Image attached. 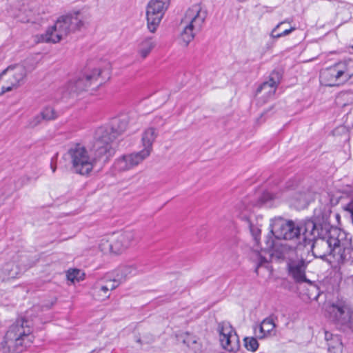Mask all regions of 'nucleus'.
<instances>
[{
	"mask_svg": "<svg viewBox=\"0 0 353 353\" xmlns=\"http://www.w3.org/2000/svg\"><path fill=\"white\" fill-rule=\"evenodd\" d=\"M292 246H288L286 244H276L272 239V237H270V239L266 242L265 249L272 252V254L278 253V257L283 256L288 250H290Z\"/></svg>",
	"mask_w": 353,
	"mask_h": 353,
	"instance_id": "24",
	"label": "nucleus"
},
{
	"mask_svg": "<svg viewBox=\"0 0 353 353\" xmlns=\"http://www.w3.org/2000/svg\"><path fill=\"white\" fill-rule=\"evenodd\" d=\"M137 341L138 343H141V344H142V343H144V341H143V340H141V339H137Z\"/></svg>",
	"mask_w": 353,
	"mask_h": 353,
	"instance_id": "41",
	"label": "nucleus"
},
{
	"mask_svg": "<svg viewBox=\"0 0 353 353\" xmlns=\"http://www.w3.org/2000/svg\"><path fill=\"white\" fill-rule=\"evenodd\" d=\"M154 340V338L152 336H151L150 339V341H145L146 343H149L150 341H152Z\"/></svg>",
	"mask_w": 353,
	"mask_h": 353,
	"instance_id": "42",
	"label": "nucleus"
},
{
	"mask_svg": "<svg viewBox=\"0 0 353 353\" xmlns=\"http://www.w3.org/2000/svg\"><path fill=\"white\" fill-rule=\"evenodd\" d=\"M99 248L104 254H113L111 236L108 239H102L99 244Z\"/></svg>",
	"mask_w": 353,
	"mask_h": 353,
	"instance_id": "27",
	"label": "nucleus"
},
{
	"mask_svg": "<svg viewBox=\"0 0 353 353\" xmlns=\"http://www.w3.org/2000/svg\"><path fill=\"white\" fill-rule=\"evenodd\" d=\"M286 23V21H282L279 23L272 30V36L274 38H279L281 37L286 36L291 33L292 31L295 30V28L291 27L288 29H285L281 33H276V30L283 25H284Z\"/></svg>",
	"mask_w": 353,
	"mask_h": 353,
	"instance_id": "30",
	"label": "nucleus"
},
{
	"mask_svg": "<svg viewBox=\"0 0 353 353\" xmlns=\"http://www.w3.org/2000/svg\"><path fill=\"white\" fill-rule=\"evenodd\" d=\"M170 5L169 0H151L146 7L147 28L151 33L156 32Z\"/></svg>",
	"mask_w": 353,
	"mask_h": 353,
	"instance_id": "13",
	"label": "nucleus"
},
{
	"mask_svg": "<svg viewBox=\"0 0 353 353\" xmlns=\"http://www.w3.org/2000/svg\"><path fill=\"white\" fill-rule=\"evenodd\" d=\"M43 121L40 114L35 115L28 121V128H34L41 124Z\"/></svg>",
	"mask_w": 353,
	"mask_h": 353,
	"instance_id": "32",
	"label": "nucleus"
},
{
	"mask_svg": "<svg viewBox=\"0 0 353 353\" xmlns=\"http://www.w3.org/2000/svg\"><path fill=\"white\" fill-rule=\"evenodd\" d=\"M15 17L23 23L28 22L30 21L29 14H26L25 17L23 16L22 11L20 10L19 12L15 15Z\"/></svg>",
	"mask_w": 353,
	"mask_h": 353,
	"instance_id": "36",
	"label": "nucleus"
},
{
	"mask_svg": "<svg viewBox=\"0 0 353 353\" xmlns=\"http://www.w3.org/2000/svg\"><path fill=\"white\" fill-rule=\"evenodd\" d=\"M312 199L313 192L310 190H300L294 194L293 204L298 209L305 208Z\"/></svg>",
	"mask_w": 353,
	"mask_h": 353,
	"instance_id": "20",
	"label": "nucleus"
},
{
	"mask_svg": "<svg viewBox=\"0 0 353 353\" xmlns=\"http://www.w3.org/2000/svg\"><path fill=\"white\" fill-rule=\"evenodd\" d=\"M219 340L221 346L229 352H236L240 347L239 339L228 322H221L219 324Z\"/></svg>",
	"mask_w": 353,
	"mask_h": 353,
	"instance_id": "15",
	"label": "nucleus"
},
{
	"mask_svg": "<svg viewBox=\"0 0 353 353\" xmlns=\"http://www.w3.org/2000/svg\"><path fill=\"white\" fill-rule=\"evenodd\" d=\"M264 197L265 198L266 200H268V199H273V196L272 195L270 194V193H265L264 194Z\"/></svg>",
	"mask_w": 353,
	"mask_h": 353,
	"instance_id": "39",
	"label": "nucleus"
},
{
	"mask_svg": "<svg viewBox=\"0 0 353 353\" xmlns=\"http://www.w3.org/2000/svg\"><path fill=\"white\" fill-rule=\"evenodd\" d=\"M83 273L77 269L70 270L67 272L68 279L73 283L83 279Z\"/></svg>",
	"mask_w": 353,
	"mask_h": 353,
	"instance_id": "31",
	"label": "nucleus"
},
{
	"mask_svg": "<svg viewBox=\"0 0 353 353\" xmlns=\"http://www.w3.org/2000/svg\"><path fill=\"white\" fill-rule=\"evenodd\" d=\"M301 228L293 221L274 218L270 224V232L278 239L293 241L300 238Z\"/></svg>",
	"mask_w": 353,
	"mask_h": 353,
	"instance_id": "11",
	"label": "nucleus"
},
{
	"mask_svg": "<svg viewBox=\"0 0 353 353\" xmlns=\"http://www.w3.org/2000/svg\"><path fill=\"white\" fill-rule=\"evenodd\" d=\"M92 296L96 300L100 301L109 298L110 292H108V285L96 283L92 290Z\"/></svg>",
	"mask_w": 353,
	"mask_h": 353,
	"instance_id": "26",
	"label": "nucleus"
},
{
	"mask_svg": "<svg viewBox=\"0 0 353 353\" xmlns=\"http://www.w3.org/2000/svg\"><path fill=\"white\" fill-rule=\"evenodd\" d=\"M135 273L136 267L134 265H124L120 267L117 270L114 281H118L119 283H121L125 281L129 276L134 275Z\"/></svg>",
	"mask_w": 353,
	"mask_h": 353,
	"instance_id": "25",
	"label": "nucleus"
},
{
	"mask_svg": "<svg viewBox=\"0 0 353 353\" xmlns=\"http://www.w3.org/2000/svg\"><path fill=\"white\" fill-rule=\"evenodd\" d=\"M68 153L74 172L82 175L88 174L99 161L93 154L91 155L85 147L79 144L71 148Z\"/></svg>",
	"mask_w": 353,
	"mask_h": 353,
	"instance_id": "10",
	"label": "nucleus"
},
{
	"mask_svg": "<svg viewBox=\"0 0 353 353\" xmlns=\"http://www.w3.org/2000/svg\"><path fill=\"white\" fill-rule=\"evenodd\" d=\"M157 137V133L155 128H147L141 137V144L143 148L139 152L122 156L116 162L117 168L121 171H125L143 162L151 154L152 145Z\"/></svg>",
	"mask_w": 353,
	"mask_h": 353,
	"instance_id": "6",
	"label": "nucleus"
},
{
	"mask_svg": "<svg viewBox=\"0 0 353 353\" xmlns=\"http://www.w3.org/2000/svg\"><path fill=\"white\" fill-rule=\"evenodd\" d=\"M156 41L153 37L147 36L139 39L137 44V53L138 57L143 60L145 59L155 48Z\"/></svg>",
	"mask_w": 353,
	"mask_h": 353,
	"instance_id": "19",
	"label": "nucleus"
},
{
	"mask_svg": "<svg viewBox=\"0 0 353 353\" xmlns=\"http://www.w3.org/2000/svg\"><path fill=\"white\" fill-rule=\"evenodd\" d=\"M30 322L21 318L8 330L4 340L0 343V353H19L33 341Z\"/></svg>",
	"mask_w": 353,
	"mask_h": 353,
	"instance_id": "4",
	"label": "nucleus"
},
{
	"mask_svg": "<svg viewBox=\"0 0 353 353\" xmlns=\"http://www.w3.org/2000/svg\"><path fill=\"white\" fill-rule=\"evenodd\" d=\"M180 338L181 339L182 342L194 353H201L202 345L200 340L196 336L186 332L181 334Z\"/></svg>",
	"mask_w": 353,
	"mask_h": 353,
	"instance_id": "22",
	"label": "nucleus"
},
{
	"mask_svg": "<svg viewBox=\"0 0 353 353\" xmlns=\"http://www.w3.org/2000/svg\"><path fill=\"white\" fill-rule=\"evenodd\" d=\"M127 125L125 119H114L109 125L96 130L91 152L99 161L106 162L114 155V140L126 130Z\"/></svg>",
	"mask_w": 353,
	"mask_h": 353,
	"instance_id": "3",
	"label": "nucleus"
},
{
	"mask_svg": "<svg viewBox=\"0 0 353 353\" xmlns=\"http://www.w3.org/2000/svg\"><path fill=\"white\" fill-rule=\"evenodd\" d=\"M244 345L248 350L256 352L259 347V343L254 337H245Z\"/></svg>",
	"mask_w": 353,
	"mask_h": 353,
	"instance_id": "29",
	"label": "nucleus"
},
{
	"mask_svg": "<svg viewBox=\"0 0 353 353\" xmlns=\"http://www.w3.org/2000/svg\"><path fill=\"white\" fill-rule=\"evenodd\" d=\"M350 279H351V281H352V283L353 284V274L350 276Z\"/></svg>",
	"mask_w": 353,
	"mask_h": 353,
	"instance_id": "43",
	"label": "nucleus"
},
{
	"mask_svg": "<svg viewBox=\"0 0 353 353\" xmlns=\"http://www.w3.org/2000/svg\"><path fill=\"white\" fill-rule=\"evenodd\" d=\"M116 281L114 280L113 282H109L108 283H107L106 285H108V292H110V290H114L117 286L118 285H115L114 284V282Z\"/></svg>",
	"mask_w": 353,
	"mask_h": 353,
	"instance_id": "38",
	"label": "nucleus"
},
{
	"mask_svg": "<svg viewBox=\"0 0 353 353\" xmlns=\"http://www.w3.org/2000/svg\"><path fill=\"white\" fill-rule=\"evenodd\" d=\"M208 11L201 4L196 3L188 8L181 19L182 31L180 39L185 46L194 39L205 24Z\"/></svg>",
	"mask_w": 353,
	"mask_h": 353,
	"instance_id": "5",
	"label": "nucleus"
},
{
	"mask_svg": "<svg viewBox=\"0 0 353 353\" xmlns=\"http://www.w3.org/2000/svg\"><path fill=\"white\" fill-rule=\"evenodd\" d=\"M326 313L336 327L346 334H353V305L345 301H336L326 305Z\"/></svg>",
	"mask_w": 353,
	"mask_h": 353,
	"instance_id": "7",
	"label": "nucleus"
},
{
	"mask_svg": "<svg viewBox=\"0 0 353 353\" xmlns=\"http://www.w3.org/2000/svg\"><path fill=\"white\" fill-rule=\"evenodd\" d=\"M266 262L267 260L265 257H263L261 256H259V261L255 270L256 273H258L259 268L261 266L263 263H265Z\"/></svg>",
	"mask_w": 353,
	"mask_h": 353,
	"instance_id": "37",
	"label": "nucleus"
},
{
	"mask_svg": "<svg viewBox=\"0 0 353 353\" xmlns=\"http://www.w3.org/2000/svg\"><path fill=\"white\" fill-rule=\"evenodd\" d=\"M325 339L329 353H341L342 343L338 335L325 331Z\"/></svg>",
	"mask_w": 353,
	"mask_h": 353,
	"instance_id": "21",
	"label": "nucleus"
},
{
	"mask_svg": "<svg viewBox=\"0 0 353 353\" xmlns=\"http://www.w3.org/2000/svg\"><path fill=\"white\" fill-rule=\"evenodd\" d=\"M316 229V223L313 220H309L305 223V232L311 235L314 234V231Z\"/></svg>",
	"mask_w": 353,
	"mask_h": 353,
	"instance_id": "33",
	"label": "nucleus"
},
{
	"mask_svg": "<svg viewBox=\"0 0 353 353\" xmlns=\"http://www.w3.org/2000/svg\"><path fill=\"white\" fill-rule=\"evenodd\" d=\"M312 251L316 258L324 259L329 256L338 264H341L349 260L352 249L345 238V233L332 228L325 236L314 239Z\"/></svg>",
	"mask_w": 353,
	"mask_h": 353,
	"instance_id": "1",
	"label": "nucleus"
},
{
	"mask_svg": "<svg viewBox=\"0 0 353 353\" xmlns=\"http://www.w3.org/2000/svg\"><path fill=\"white\" fill-rule=\"evenodd\" d=\"M321 209H316L314 210V218L316 220V221L318 222H321V221H324L325 219L326 218V214H322L321 217Z\"/></svg>",
	"mask_w": 353,
	"mask_h": 353,
	"instance_id": "35",
	"label": "nucleus"
},
{
	"mask_svg": "<svg viewBox=\"0 0 353 353\" xmlns=\"http://www.w3.org/2000/svg\"><path fill=\"white\" fill-rule=\"evenodd\" d=\"M133 231H122L111 235L113 254H119L126 250L134 240Z\"/></svg>",
	"mask_w": 353,
	"mask_h": 353,
	"instance_id": "16",
	"label": "nucleus"
},
{
	"mask_svg": "<svg viewBox=\"0 0 353 353\" xmlns=\"http://www.w3.org/2000/svg\"><path fill=\"white\" fill-rule=\"evenodd\" d=\"M50 167H51L52 172H54L56 170V166L54 165L52 163H51Z\"/></svg>",
	"mask_w": 353,
	"mask_h": 353,
	"instance_id": "40",
	"label": "nucleus"
},
{
	"mask_svg": "<svg viewBox=\"0 0 353 353\" xmlns=\"http://www.w3.org/2000/svg\"><path fill=\"white\" fill-rule=\"evenodd\" d=\"M41 116L42 117L43 121H48L51 120H54L57 118V112L52 107H46L41 112Z\"/></svg>",
	"mask_w": 353,
	"mask_h": 353,
	"instance_id": "28",
	"label": "nucleus"
},
{
	"mask_svg": "<svg viewBox=\"0 0 353 353\" xmlns=\"http://www.w3.org/2000/svg\"><path fill=\"white\" fill-rule=\"evenodd\" d=\"M105 72L101 68H94L86 73L83 77L70 80L65 85V90L69 94H77L82 91L92 88H98L108 79V74L104 77Z\"/></svg>",
	"mask_w": 353,
	"mask_h": 353,
	"instance_id": "9",
	"label": "nucleus"
},
{
	"mask_svg": "<svg viewBox=\"0 0 353 353\" xmlns=\"http://www.w3.org/2000/svg\"><path fill=\"white\" fill-rule=\"evenodd\" d=\"M281 74L279 72H273L268 81L264 82L258 89L257 94H261L266 98L272 97L276 92V87L279 83Z\"/></svg>",
	"mask_w": 353,
	"mask_h": 353,
	"instance_id": "17",
	"label": "nucleus"
},
{
	"mask_svg": "<svg viewBox=\"0 0 353 353\" xmlns=\"http://www.w3.org/2000/svg\"><path fill=\"white\" fill-rule=\"evenodd\" d=\"M307 263L304 260L291 261L288 263L290 274L297 282H308L305 276V269Z\"/></svg>",
	"mask_w": 353,
	"mask_h": 353,
	"instance_id": "18",
	"label": "nucleus"
},
{
	"mask_svg": "<svg viewBox=\"0 0 353 353\" xmlns=\"http://www.w3.org/2000/svg\"><path fill=\"white\" fill-rule=\"evenodd\" d=\"M250 232H251L252 236L254 237V240L256 242H258L259 238V236L261 235V228L256 225L252 224V223L250 225Z\"/></svg>",
	"mask_w": 353,
	"mask_h": 353,
	"instance_id": "34",
	"label": "nucleus"
},
{
	"mask_svg": "<svg viewBox=\"0 0 353 353\" xmlns=\"http://www.w3.org/2000/svg\"><path fill=\"white\" fill-rule=\"evenodd\" d=\"M87 16L81 10L60 16L45 33L34 37L36 43H57L71 34L80 31L86 24Z\"/></svg>",
	"mask_w": 353,
	"mask_h": 353,
	"instance_id": "2",
	"label": "nucleus"
},
{
	"mask_svg": "<svg viewBox=\"0 0 353 353\" xmlns=\"http://www.w3.org/2000/svg\"><path fill=\"white\" fill-rule=\"evenodd\" d=\"M275 328V323L271 318L265 319L258 327L255 329V334L259 339H263L268 334H271Z\"/></svg>",
	"mask_w": 353,
	"mask_h": 353,
	"instance_id": "23",
	"label": "nucleus"
},
{
	"mask_svg": "<svg viewBox=\"0 0 353 353\" xmlns=\"http://www.w3.org/2000/svg\"><path fill=\"white\" fill-rule=\"evenodd\" d=\"M34 265L32 261H30L26 254L17 256L14 261L4 264L0 277L2 280L14 279Z\"/></svg>",
	"mask_w": 353,
	"mask_h": 353,
	"instance_id": "14",
	"label": "nucleus"
},
{
	"mask_svg": "<svg viewBox=\"0 0 353 353\" xmlns=\"http://www.w3.org/2000/svg\"><path fill=\"white\" fill-rule=\"evenodd\" d=\"M353 76V61L338 63L321 72V83L329 87L339 86Z\"/></svg>",
	"mask_w": 353,
	"mask_h": 353,
	"instance_id": "8",
	"label": "nucleus"
},
{
	"mask_svg": "<svg viewBox=\"0 0 353 353\" xmlns=\"http://www.w3.org/2000/svg\"><path fill=\"white\" fill-rule=\"evenodd\" d=\"M26 75V68L21 65L8 67L0 74V95L19 87Z\"/></svg>",
	"mask_w": 353,
	"mask_h": 353,
	"instance_id": "12",
	"label": "nucleus"
}]
</instances>
